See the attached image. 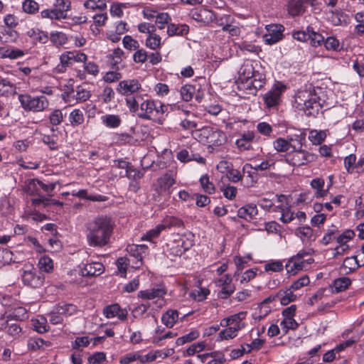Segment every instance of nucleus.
<instances>
[{
	"instance_id": "f03ea898",
	"label": "nucleus",
	"mask_w": 364,
	"mask_h": 364,
	"mask_svg": "<svg viewBox=\"0 0 364 364\" xmlns=\"http://www.w3.org/2000/svg\"><path fill=\"white\" fill-rule=\"evenodd\" d=\"M296 107L308 117H316L322 108L320 97L316 93L307 91L299 92L295 98Z\"/></svg>"
},
{
	"instance_id": "412c9836",
	"label": "nucleus",
	"mask_w": 364,
	"mask_h": 364,
	"mask_svg": "<svg viewBox=\"0 0 364 364\" xmlns=\"http://www.w3.org/2000/svg\"><path fill=\"white\" fill-rule=\"evenodd\" d=\"M176 158L183 163H187L192 161H197L199 164H205V159L203 157H202L199 154L194 153L191 148L180 150L176 154Z\"/></svg>"
},
{
	"instance_id": "1a4fd4ad",
	"label": "nucleus",
	"mask_w": 364,
	"mask_h": 364,
	"mask_svg": "<svg viewBox=\"0 0 364 364\" xmlns=\"http://www.w3.org/2000/svg\"><path fill=\"white\" fill-rule=\"evenodd\" d=\"M287 87L281 81L276 82L272 87L263 96L264 102L268 109L277 107L282 102V95Z\"/></svg>"
},
{
	"instance_id": "6ab92c4d",
	"label": "nucleus",
	"mask_w": 364,
	"mask_h": 364,
	"mask_svg": "<svg viewBox=\"0 0 364 364\" xmlns=\"http://www.w3.org/2000/svg\"><path fill=\"white\" fill-rule=\"evenodd\" d=\"M242 181L246 187L253 186L258 181V173L250 164H245L242 167Z\"/></svg>"
},
{
	"instance_id": "052dcab7",
	"label": "nucleus",
	"mask_w": 364,
	"mask_h": 364,
	"mask_svg": "<svg viewBox=\"0 0 364 364\" xmlns=\"http://www.w3.org/2000/svg\"><path fill=\"white\" fill-rule=\"evenodd\" d=\"M199 336V332L198 331H192L190 333L179 337L176 341L177 346H182L186 343L191 342L197 339Z\"/></svg>"
},
{
	"instance_id": "4be33fe9",
	"label": "nucleus",
	"mask_w": 364,
	"mask_h": 364,
	"mask_svg": "<svg viewBox=\"0 0 364 364\" xmlns=\"http://www.w3.org/2000/svg\"><path fill=\"white\" fill-rule=\"evenodd\" d=\"M26 35L31 40L33 44H46L49 41L48 32L38 28H29L26 31Z\"/></svg>"
},
{
	"instance_id": "c756f323",
	"label": "nucleus",
	"mask_w": 364,
	"mask_h": 364,
	"mask_svg": "<svg viewBox=\"0 0 364 364\" xmlns=\"http://www.w3.org/2000/svg\"><path fill=\"white\" fill-rule=\"evenodd\" d=\"M53 310L56 311L57 314L63 316H71L75 314L77 311V306L72 304H67L65 302H60L57 304Z\"/></svg>"
},
{
	"instance_id": "9b49d317",
	"label": "nucleus",
	"mask_w": 364,
	"mask_h": 364,
	"mask_svg": "<svg viewBox=\"0 0 364 364\" xmlns=\"http://www.w3.org/2000/svg\"><path fill=\"white\" fill-rule=\"evenodd\" d=\"M142 90L141 85L137 79H127L121 80L117 87V92L124 96H132L140 94Z\"/></svg>"
},
{
	"instance_id": "09e8293b",
	"label": "nucleus",
	"mask_w": 364,
	"mask_h": 364,
	"mask_svg": "<svg viewBox=\"0 0 364 364\" xmlns=\"http://www.w3.org/2000/svg\"><path fill=\"white\" fill-rule=\"evenodd\" d=\"M196 91V85H185L181 87L180 94L183 100L186 102L191 101Z\"/></svg>"
},
{
	"instance_id": "8fccbe9b",
	"label": "nucleus",
	"mask_w": 364,
	"mask_h": 364,
	"mask_svg": "<svg viewBox=\"0 0 364 364\" xmlns=\"http://www.w3.org/2000/svg\"><path fill=\"white\" fill-rule=\"evenodd\" d=\"M323 46L327 50L336 52L340 51L343 48L338 39L335 36H328L324 39Z\"/></svg>"
},
{
	"instance_id": "0eeeda50",
	"label": "nucleus",
	"mask_w": 364,
	"mask_h": 364,
	"mask_svg": "<svg viewBox=\"0 0 364 364\" xmlns=\"http://www.w3.org/2000/svg\"><path fill=\"white\" fill-rule=\"evenodd\" d=\"M18 100L25 110L32 112H41L46 109L49 104L43 95L35 97L28 94H20Z\"/></svg>"
},
{
	"instance_id": "774afa93",
	"label": "nucleus",
	"mask_w": 364,
	"mask_h": 364,
	"mask_svg": "<svg viewBox=\"0 0 364 364\" xmlns=\"http://www.w3.org/2000/svg\"><path fill=\"white\" fill-rule=\"evenodd\" d=\"M58 137L55 135L44 134L42 137L43 142L48 145L50 150H57L58 149Z\"/></svg>"
},
{
	"instance_id": "4468645a",
	"label": "nucleus",
	"mask_w": 364,
	"mask_h": 364,
	"mask_svg": "<svg viewBox=\"0 0 364 364\" xmlns=\"http://www.w3.org/2000/svg\"><path fill=\"white\" fill-rule=\"evenodd\" d=\"M78 267L80 274L82 277H97L105 272V266L102 263L98 262H82Z\"/></svg>"
},
{
	"instance_id": "58836bf2",
	"label": "nucleus",
	"mask_w": 364,
	"mask_h": 364,
	"mask_svg": "<svg viewBox=\"0 0 364 364\" xmlns=\"http://www.w3.org/2000/svg\"><path fill=\"white\" fill-rule=\"evenodd\" d=\"M292 138L289 140L279 137L274 141L273 146L278 152H289L294 145L291 144Z\"/></svg>"
},
{
	"instance_id": "a211bd4d",
	"label": "nucleus",
	"mask_w": 364,
	"mask_h": 364,
	"mask_svg": "<svg viewBox=\"0 0 364 364\" xmlns=\"http://www.w3.org/2000/svg\"><path fill=\"white\" fill-rule=\"evenodd\" d=\"M255 138V134L253 131H245L240 134V138L236 140L235 145L240 151L251 150Z\"/></svg>"
},
{
	"instance_id": "dca6fc26",
	"label": "nucleus",
	"mask_w": 364,
	"mask_h": 364,
	"mask_svg": "<svg viewBox=\"0 0 364 364\" xmlns=\"http://www.w3.org/2000/svg\"><path fill=\"white\" fill-rule=\"evenodd\" d=\"M246 316V311H240L237 314H235L223 318L220 321V326L222 327L231 326L232 328H235V331L238 332L245 326V324L242 321L245 318Z\"/></svg>"
},
{
	"instance_id": "13d9d810",
	"label": "nucleus",
	"mask_w": 364,
	"mask_h": 364,
	"mask_svg": "<svg viewBox=\"0 0 364 364\" xmlns=\"http://www.w3.org/2000/svg\"><path fill=\"white\" fill-rule=\"evenodd\" d=\"M355 20L358 22V24L355 27V33L359 36H364V12L360 11L355 14Z\"/></svg>"
},
{
	"instance_id": "20e7f679",
	"label": "nucleus",
	"mask_w": 364,
	"mask_h": 364,
	"mask_svg": "<svg viewBox=\"0 0 364 364\" xmlns=\"http://www.w3.org/2000/svg\"><path fill=\"white\" fill-rule=\"evenodd\" d=\"M70 9L71 2L70 0H55L51 8L41 11V18L51 21L67 19Z\"/></svg>"
},
{
	"instance_id": "0e129e2a",
	"label": "nucleus",
	"mask_w": 364,
	"mask_h": 364,
	"mask_svg": "<svg viewBox=\"0 0 364 364\" xmlns=\"http://www.w3.org/2000/svg\"><path fill=\"white\" fill-rule=\"evenodd\" d=\"M356 159V156L353 154L344 158V166L348 173L355 172Z\"/></svg>"
},
{
	"instance_id": "7c9ffc66",
	"label": "nucleus",
	"mask_w": 364,
	"mask_h": 364,
	"mask_svg": "<svg viewBox=\"0 0 364 364\" xmlns=\"http://www.w3.org/2000/svg\"><path fill=\"white\" fill-rule=\"evenodd\" d=\"M188 32L189 26L186 24L169 23L167 26V34L168 36H183L187 35Z\"/></svg>"
},
{
	"instance_id": "7ed1b4c3",
	"label": "nucleus",
	"mask_w": 364,
	"mask_h": 364,
	"mask_svg": "<svg viewBox=\"0 0 364 364\" xmlns=\"http://www.w3.org/2000/svg\"><path fill=\"white\" fill-rule=\"evenodd\" d=\"M168 107L161 101L147 98L140 103L141 113L138 117L142 119L158 121L162 118Z\"/></svg>"
},
{
	"instance_id": "f3484780",
	"label": "nucleus",
	"mask_w": 364,
	"mask_h": 364,
	"mask_svg": "<svg viewBox=\"0 0 364 364\" xmlns=\"http://www.w3.org/2000/svg\"><path fill=\"white\" fill-rule=\"evenodd\" d=\"M355 232L351 230H346L342 233H338L336 236V242L338 244L335 248L336 255H341L344 254L348 249V242L353 240Z\"/></svg>"
},
{
	"instance_id": "e2e57ef3",
	"label": "nucleus",
	"mask_w": 364,
	"mask_h": 364,
	"mask_svg": "<svg viewBox=\"0 0 364 364\" xmlns=\"http://www.w3.org/2000/svg\"><path fill=\"white\" fill-rule=\"evenodd\" d=\"M163 230L164 229L159 223L154 228L147 231L146 234L142 237V240L152 241L154 239L157 238Z\"/></svg>"
},
{
	"instance_id": "69168bd1",
	"label": "nucleus",
	"mask_w": 364,
	"mask_h": 364,
	"mask_svg": "<svg viewBox=\"0 0 364 364\" xmlns=\"http://www.w3.org/2000/svg\"><path fill=\"white\" fill-rule=\"evenodd\" d=\"M220 191L223 192L224 197L228 200L235 199L237 193V188L231 185L221 186Z\"/></svg>"
},
{
	"instance_id": "2eb2a0df",
	"label": "nucleus",
	"mask_w": 364,
	"mask_h": 364,
	"mask_svg": "<svg viewBox=\"0 0 364 364\" xmlns=\"http://www.w3.org/2000/svg\"><path fill=\"white\" fill-rule=\"evenodd\" d=\"M167 293L166 287L163 284L154 287L151 289L141 290L138 292L137 296L144 300H162Z\"/></svg>"
},
{
	"instance_id": "6e6552de",
	"label": "nucleus",
	"mask_w": 364,
	"mask_h": 364,
	"mask_svg": "<svg viewBox=\"0 0 364 364\" xmlns=\"http://www.w3.org/2000/svg\"><path fill=\"white\" fill-rule=\"evenodd\" d=\"M194 245L193 239L179 237L169 241L166 245L165 252L170 257H181Z\"/></svg>"
},
{
	"instance_id": "49530a36",
	"label": "nucleus",
	"mask_w": 364,
	"mask_h": 364,
	"mask_svg": "<svg viewBox=\"0 0 364 364\" xmlns=\"http://www.w3.org/2000/svg\"><path fill=\"white\" fill-rule=\"evenodd\" d=\"M280 326L282 332V336L287 334L289 330H296L299 327V323L294 318H284L281 323Z\"/></svg>"
},
{
	"instance_id": "79ce46f5",
	"label": "nucleus",
	"mask_w": 364,
	"mask_h": 364,
	"mask_svg": "<svg viewBox=\"0 0 364 364\" xmlns=\"http://www.w3.org/2000/svg\"><path fill=\"white\" fill-rule=\"evenodd\" d=\"M351 284V280L348 277H342L333 280L331 287L333 291L338 293L346 290Z\"/></svg>"
},
{
	"instance_id": "ea45409f",
	"label": "nucleus",
	"mask_w": 364,
	"mask_h": 364,
	"mask_svg": "<svg viewBox=\"0 0 364 364\" xmlns=\"http://www.w3.org/2000/svg\"><path fill=\"white\" fill-rule=\"evenodd\" d=\"M31 204L34 207H38L42 204L44 208H47V207L50 206V205H59V206L63 205V202H60V201L55 200V199H50L48 198H46L44 196H40L38 198H32Z\"/></svg>"
},
{
	"instance_id": "c85d7f7f",
	"label": "nucleus",
	"mask_w": 364,
	"mask_h": 364,
	"mask_svg": "<svg viewBox=\"0 0 364 364\" xmlns=\"http://www.w3.org/2000/svg\"><path fill=\"white\" fill-rule=\"evenodd\" d=\"M287 11L290 16L295 17L306 11V6L301 0H290L287 4Z\"/></svg>"
},
{
	"instance_id": "bf43d9fd",
	"label": "nucleus",
	"mask_w": 364,
	"mask_h": 364,
	"mask_svg": "<svg viewBox=\"0 0 364 364\" xmlns=\"http://www.w3.org/2000/svg\"><path fill=\"white\" fill-rule=\"evenodd\" d=\"M324 37L318 32L314 31L313 28L311 27L309 39L310 43L314 47H318L323 44Z\"/></svg>"
},
{
	"instance_id": "9d476101",
	"label": "nucleus",
	"mask_w": 364,
	"mask_h": 364,
	"mask_svg": "<svg viewBox=\"0 0 364 364\" xmlns=\"http://www.w3.org/2000/svg\"><path fill=\"white\" fill-rule=\"evenodd\" d=\"M21 279L25 286L37 289L43 285L45 276L42 272L33 267L31 269L23 271Z\"/></svg>"
},
{
	"instance_id": "a878e982",
	"label": "nucleus",
	"mask_w": 364,
	"mask_h": 364,
	"mask_svg": "<svg viewBox=\"0 0 364 364\" xmlns=\"http://www.w3.org/2000/svg\"><path fill=\"white\" fill-rule=\"evenodd\" d=\"M255 73V70L252 63H244L239 70L238 81L241 82L239 87L241 85L243 87L244 84L247 83V81L250 80L254 77Z\"/></svg>"
},
{
	"instance_id": "338daca9",
	"label": "nucleus",
	"mask_w": 364,
	"mask_h": 364,
	"mask_svg": "<svg viewBox=\"0 0 364 364\" xmlns=\"http://www.w3.org/2000/svg\"><path fill=\"white\" fill-rule=\"evenodd\" d=\"M13 253L6 248H0V267L9 264L12 261Z\"/></svg>"
},
{
	"instance_id": "f257e3e1",
	"label": "nucleus",
	"mask_w": 364,
	"mask_h": 364,
	"mask_svg": "<svg viewBox=\"0 0 364 364\" xmlns=\"http://www.w3.org/2000/svg\"><path fill=\"white\" fill-rule=\"evenodd\" d=\"M115 223L110 216L97 215L86 224V240L89 246L102 248L111 242Z\"/></svg>"
},
{
	"instance_id": "a19ab883",
	"label": "nucleus",
	"mask_w": 364,
	"mask_h": 364,
	"mask_svg": "<svg viewBox=\"0 0 364 364\" xmlns=\"http://www.w3.org/2000/svg\"><path fill=\"white\" fill-rule=\"evenodd\" d=\"M102 124L107 127L115 129L120 126L122 119L117 114H105L101 117Z\"/></svg>"
},
{
	"instance_id": "39448f33",
	"label": "nucleus",
	"mask_w": 364,
	"mask_h": 364,
	"mask_svg": "<svg viewBox=\"0 0 364 364\" xmlns=\"http://www.w3.org/2000/svg\"><path fill=\"white\" fill-rule=\"evenodd\" d=\"M300 144L299 147L293 146L291 150L284 155V161L292 166H301L316 160L317 156L302 149Z\"/></svg>"
},
{
	"instance_id": "5701e85b",
	"label": "nucleus",
	"mask_w": 364,
	"mask_h": 364,
	"mask_svg": "<svg viewBox=\"0 0 364 364\" xmlns=\"http://www.w3.org/2000/svg\"><path fill=\"white\" fill-rule=\"evenodd\" d=\"M314 252L313 249L300 250L296 255L292 256L293 259L299 264L301 270L304 269L306 267L314 262V259L310 256Z\"/></svg>"
},
{
	"instance_id": "bb28decb",
	"label": "nucleus",
	"mask_w": 364,
	"mask_h": 364,
	"mask_svg": "<svg viewBox=\"0 0 364 364\" xmlns=\"http://www.w3.org/2000/svg\"><path fill=\"white\" fill-rule=\"evenodd\" d=\"M258 213L256 205L250 203L238 209L237 216L246 220H250Z\"/></svg>"
},
{
	"instance_id": "de8ad7c7",
	"label": "nucleus",
	"mask_w": 364,
	"mask_h": 364,
	"mask_svg": "<svg viewBox=\"0 0 364 364\" xmlns=\"http://www.w3.org/2000/svg\"><path fill=\"white\" fill-rule=\"evenodd\" d=\"M40 6L34 0H24L22 2V9L23 12L30 15H34L38 13Z\"/></svg>"
},
{
	"instance_id": "6e6d98bb",
	"label": "nucleus",
	"mask_w": 364,
	"mask_h": 364,
	"mask_svg": "<svg viewBox=\"0 0 364 364\" xmlns=\"http://www.w3.org/2000/svg\"><path fill=\"white\" fill-rule=\"evenodd\" d=\"M161 45V38L158 34L149 35L146 39V46L151 50H156Z\"/></svg>"
},
{
	"instance_id": "37998d69",
	"label": "nucleus",
	"mask_w": 364,
	"mask_h": 364,
	"mask_svg": "<svg viewBox=\"0 0 364 364\" xmlns=\"http://www.w3.org/2000/svg\"><path fill=\"white\" fill-rule=\"evenodd\" d=\"M40 180L37 178H32L28 180L24 187V191L30 196H41L39 193Z\"/></svg>"
},
{
	"instance_id": "f704fd0d",
	"label": "nucleus",
	"mask_w": 364,
	"mask_h": 364,
	"mask_svg": "<svg viewBox=\"0 0 364 364\" xmlns=\"http://www.w3.org/2000/svg\"><path fill=\"white\" fill-rule=\"evenodd\" d=\"M293 291H294L289 287L280 289L277 292L278 299L280 301L282 305L286 306L296 300V296L293 293Z\"/></svg>"
},
{
	"instance_id": "72a5a7b5",
	"label": "nucleus",
	"mask_w": 364,
	"mask_h": 364,
	"mask_svg": "<svg viewBox=\"0 0 364 364\" xmlns=\"http://www.w3.org/2000/svg\"><path fill=\"white\" fill-rule=\"evenodd\" d=\"M85 115L80 109H74L68 116L70 125L73 127H77L82 125L85 122Z\"/></svg>"
},
{
	"instance_id": "a18cd8bd",
	"label": "nucleus",
	"mask_w": 364,
	"mask_h": 364,
	"mask_svg": "<svg viewBox=\"0 0 364 364\" xmlns=\"http://www.w3.org/2000/svg\"><path fill=\"white\" fill-rule=\"evenodd\" d=\"M38 267L41 272L50 273L53 271V262L51 258L44 255L39 259Z\"/></svg>"
},
{
	"instance_id": "ddd939ff",
	"label": "nucleus",
	"mask_w": 364,
	"mask_h": 364,
	"mask_svg": "<svg viewBox=\"0 0 364 364\" xmlns=\"http://www.w3.org/2000/svg\"><path fill=\"white\" fill-rule=\"evenodd\" d=\"M176 173L173 171H168L157 179L156 191L159 193L166 192L168 196L172 193L171 187L176 182Z\"/></svg>"
},
{
	"instance_id": "864d4df0",
	"label": "nucleus",
	"mask_w": 364,
	"mask_h": 364,
	"mask_svg": "<svg viewBox=\"0 0 364 364\" xmlns=\"http://www.w3.org/2000/svg\"><path fill=\"white\" fill-rule=\"evenodd\" d=\"M313 232V229L309 226L301 227L296 230V235H300L302 240H306L307 242L316 240Z\"/></svg>"
},
{
	"instance_id": "393cba45",
	"label": "nucleus",
	"mask_w": 364,
	"mask_h": 364,
	"mask_svg": "<svg viewBox=\"0 0 364 364\" xmlns=\"http://www.w3.org/2000/svg\"><path fill=\"white\" fill-rule=\"evenodd\" d=\"M358 255L352 257H347L341 266L340 267L341 272H343V274H349L350 273L354 272L357 270L360 265V260L358 259L359 257V252H357Z\"/></svg>"
},
{
	"instance_id": "e433bc0d",
	"label": "nucleus",
	"mask_w": 364,
	"mask_h": 364,
	"mask_svg": "<svg viewBox=\"0 0 364 364\" xmlns=\"http://www.w3.org/2000/svg\"><path fill=\"white\" fill-rule=\"evenodd\" d=\"M178 318V311L168 309L161 316V322L167 327L172 328Z\"/></svg>"
},
{
	"instance_id": "423d86ee",
	"label": "nucleus",
	"mask_w": 364,
	"mask_h": 364,
	"mask_svg": "<svg viewBox=\"0 0 364 364\" xmlns=\"http://www.w3.org/2000/svg\"><path fill=\"white\" fill-rule=\"evenodd\" d=\"M199 132L200 141L206 143L209 146H220L227 140L225 134L217 128L204 127Z\"/></svg>"
},
{
	"instance_id": "2f4dec72",
	"label": "nucleus",
	"mask_w": 364,
	"mask_h": 364,
	"mask_svg": "<svg viewBox=\"0 0 364 364\" xmlns=\"http://www.w3.org/2000/svg\"><path fill=\"white\" fill-rule=\"evenodd\" d=\"M49 40L55 47L60 48L68 43V38L65 33L55 31L49 33Z\"/></svg>"
},
{
	"instance_id": "f8f14e48",
	"label": "nucleus",
	"mask_w": 364,
	"mask_h": 364,
	"mask_svg": "<svg viewBox=\"0 0 364 364\" xmlns=\"http://www.w3.org/2000/svg\"><path fill=\"white\" fill-rule=\"evenodd\" d=\"M267 33L263 40L267 45H273L282 40L284 27L282 24H269L266 26Z\"/></svg>"
},
{
	"instance_id": "5fc2aeb1",
	"label": "nucleus",
	"mask_w": 364,
	"mask_h": 364,
	"mask_svg": "<svg viewBox=\"0 0 364 364\" xmlns=\"http://www.w3.org/2000/svg\"><path fill=\"white\" fill-rule=\"evenodd\" d=\"M237 336V331H235V328H232L231 326H228L219 333L217 341L232 339L235 338Z\"/></svg>"
},
{
	"instance_id": "680f3d73",
	"label": "nucleus",
	"mask_w": 364,
	"mask_h": 364,
	"mask_svg": "<svg viewBox=\"0 0 364 364\" xmlns=\"http://www.w3.org/2000/svg\"><path fill=\"white\" fill-rule=\"evenodd\" d=\"M265 84V81H259L255 80H250L244 84L243 88L250 90V93H253L252 91L257 92V90L262 89Z\"/></svg>"
},
{
	"instance_id": "c03bdc74",
	"label": "nucleus",
	"mask_w": 364,
	"mask_h": 364,
	"mask_svg": "<svg viewBox=\"0 0 364 364\" xmlns=\"http://www.w3.org/2000/svg\"><path fill=\"white\" fill-rule=\"evenodd\" d=\"M16 93V85L6 79L0 78V95H15Z\"/></svg>"
},
{
	"instance_id": "3c124183",
	"label": "nucleus",
	"mask_w": 364,
	"mask_h": 364,
	"mask_svg": "<svg viewBox=\"0 0 364 364\" xmlns=\"http://www.w3.org/2000/svg\"><path fill=\"white\" fill-rule=\"evenodd\" d=\"M90 90L84 88L82 86H77L75 90L74 98L78 103H82L88 100L91 97Z\"/></svg>"
},
{
	"instance_id": "c9c22d12",
	"label": "nucleus",
	"mask_w": 364,
	"mask_h": 364,
	"mask_svg": "<svg viewBox=\"0 0 364 364\" xmlns=\"http://www.w3.org/2000/svg\"><path fill=\"white\" fill-rule=\"evenodd\" d=\"M124 51L120 48H115L112 53L109 55V58L110 60V65L113 69L117 70H119L120 68H122V56L124 55Z\"/></svg>"
},
{
	"instance_id": "4c0bfd02",
	"label": "nucleus",
	"mask_w": 364,
	"mask_h": 364,
	"mask_svg": "<svg viewBox=\"0 0 364 364\" xmlns=\"http://www.w3.org/2000/svg\"><path fill=\"white\" fill-rule=\"evenodd\" d=\"M143 95L141 94H136L132 96H128L125 99L126 105L129 111L136 113L140 108V103L143 101Z\"/></svg>"
},
{
	"instance_id": "cd10ccee",
	"label": "nucleus",
	"mask_w": 364,
	"mask_h": 364,
	"mask_svg": "<svg viewBox=\"0 0 364 364\" xmlns=\"http://www.w3.org/2000/svg\"><path fill=\"white\" fill-rule=\"evenodd\" d=\"M198 357L203 363H205L208 358L213 359L207 363V364H223L225 361V355L220 351H213L211 353L198 355Z\"/></svg>"
},
{
	"instance_id": "473e14b6",
	"label": "nucleus",
	"mask_w": 364,
	"mask_h": 364,
	"mask_svg": "<svg viewBox=\"0 0 364 364\" xmlns=\"http://www.w3.org/2000/svg\"><path fill=\"white\" fill-rule=\"evenodd\" d=\"M164 230L166 229H170L171 228H183L184 225L183 221L176 216L166 215L163 218L160 223Z\"/></svg>"
},
{
	"instance_id": "603ef678",
	"label": "nucleus",
	"mask_w": 364,
	"mask_h": 364,
	"mask_svg": "<svg viewBox=\"0 0 364 364\" xmlns=\"http://www.w3.org/2000/svg\"><path fill=\"white\" fill-rule=\"evenodd\" d=\"M200 183L203 190L208 194H213L215 191V185L210 181L209 176L207 174L203 175L200 178Z\"/></svg>"
},
{
	"instance_id": "aec40b11",
	"label": "nucleus",
	"mask_w": 364,
	"mask_h": 364,
	"mask_svg": "<svg viewBox=\"0 0 364 364\" xmlns=\"http://www.w3.org/2000/svg\"><path fill=\"white\" fill-rule=\"evenodd\" d=\"M103 315L107 318H112L117 316L119 320L124 321L127 320L128 313L126 309H122L118 304H113L104 308Z\"/></svg>"
},
{
	"instance_id": "b1692460",
	"label": "nucleus",
	"mask_w": 364,
	"mask_h": 364,
	"mask_svg": "<svg viewBox=\"0 0 364 364\" xmlns=\"http://www.w3.org/2000/svg\"><path fill=\"white\" fill-rule=\"evenodd\" d=\"M145 245H137L134 244L129 245L127 247V251L129 256L132 259H129V261H132L135 268H139L142 264V255L141 251L144 248Z\"/></svg>"
},
{
	"instance_id": "4d7b16f0",
	"label": "nucleus",
	"mask_w": 364,
	"mask_h": 364,
	"mask_svg": "<svg viewBox=\"0 0 364 364\" xmlns=\"http://www.w3.org/2000/svg\"><path fill=\"white\" fill-rule=\"evenodd\" d=\"M171 21V17L168 13L156 14L155 23L159 29H164L165 28V25H168Z\"/></svg>"
}]
</instances>
